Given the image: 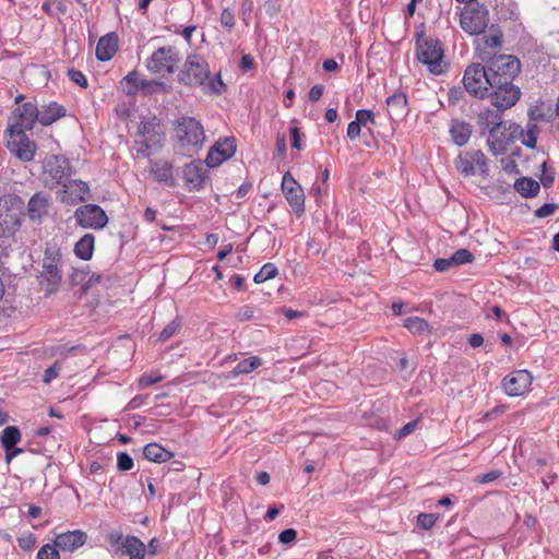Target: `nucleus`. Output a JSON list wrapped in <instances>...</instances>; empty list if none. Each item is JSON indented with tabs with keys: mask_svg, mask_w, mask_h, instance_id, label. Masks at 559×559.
I'll return each instance as SVG.
<instances>
[{
	"mask_svg": "<svg viewBox=\"0 0 559 559\" xmlns=\"http://www.w3.org/2000/svg\"><path fill=\"white\" fill-rule=\"evenodd\" d=\"M491 105L509 109L520 99L521 91L513 84L520 73L521 64L516 57L500 55L487 63Z\"/></svg>",
	"mask_w": 559,
	"mask_h": 559,
	"instance_id": "obj_1",
	"label": "nucleus"
},
{
	"mask_svg": "<svg viewBox=\"0 0 559 559\" xmlns=\"http://www.w3.org/2000/svg\"><path fill=\"white\" fill-rule=\"evenodd\" d=\"M178 76L181 83L199 86L204 93L221 94L224 90L221 76H211L207 62L197 55L188 57Z\"/></svg>",
	"mask_w": 559,
	"mask_h": 559,
	"instance_id": "obj_2",
	"label": "nucleus"
},
{
	"mask_svg": "<svg viewBox=\"0 0 559 559\" xmlns=\"http://www.w3.org/2000/svg\"><path fill=\"white\" fill-rule=\"evenodd\" d=\"M174 135L180 152L190 156L202 147L205 140L201 122L193 117L186 116L175 121Z\"/></svg>",
	"mask_w": 559,
	"mask_h": 559,
	"instance_id": "obj_3",
	"label": "nucleus"
},
{
	"mask_svg": "<svg viewBox=\"0 0 559 559\" xmlns=\"http://www.w3.org/2000/svg\"><path fill=\"white\" fill-rule=\"evenodd\" d=\"M61 260V252L57 245L46 243L43 260V270L37 276L40 287L47 293H55L62 280L61 271L59 269Z\"/></svg>",
	"mask_w": 559,
	"mask_h": 559,
	"instance_id": "obj_4",
	"label": "nucleus"
},
{
	"mask_svg": "<svg viewBox=\"0 0 559 559\" xmlns=\"http://www.w3.org/2000/svg\"><path fill=\"white\" fill-rule=\"evenodd\" d=\"M416 57L418 61L427 66L429 72L435 75L444 73L447 69V63L443 61V48L441 43L437 39H418Z\"/></svg>",
	"mask_w": 559,
	"mask_h": 559,
	"instance_id": "obj_5",
	"label": "nucleus"
},
{
	"mask_svg": "<svg viewBox=\"0 0 559 559\" xmlns=\"http://www.w3.org/2000/svg\"><path fill=\"white\" fill-rule=\"evenodd\" d=\"M180 61L179 52L174 46H165L156 49L147 59L146 69L160 78L173 74Z\"/></svg>",
	"mask_w": 559,
	"mask_h": 559,
	"instance_id": "obj_6",
	"label": "nucleus"
},
{
	"mask_svg": "<svg viewBox=\"0 0 559 559\" xmlns=\"http://www.w3.org/2000/svg\"><path fill=\"white\" fill-rule=\"evenodd\" d=\"M522 128L513 122H503L489 130L488 146L493 155H502L507 147L514 142L518 134H522Z\"/></svg>",
	"mask_w": 559,
	"mask_h": 559,
	"instance_id": "obj_7",
	"label": "nucleus"
},
{
	"mask_svg": "<svg viewBox=\"0 0 559 559\" xmlns=\"http://www.w3.org/2000/svg\"><path fill=\"white\" fill-rule=\"evenodd\" d=\"M463 84L466 91L475 97L490 96L487 66L484 67L479 63L468 66L464 72Z\"/></svg>",
	"mask_w": 559,
	"mask_h": 559,
	"instance_id": "obj_8",
	"label": "nucleus"
},
{
	"mask_svg": "<svg viewBox=\"0 0 559 559\" xmlns=\"http://www.w3.org/2000/svg\"><path fill=\"white\" fill-rule=\"evenodd\" d=\"M7 139V147L17 158L24 162H31L35 157L36 145L25 134V129L9 127Z\"/></svg>",
	"mask_w": 559,
	"mask_h": 559,
	"instance_id": "obj_9",
	"label": "nucleus"
},
{
	"mask_svg": "<svg viewBox=\"0 0 559 559\" xmlns=\"http://www.w3.org/2000/svg\"><path fill=\"white\" fill-rule=\"evenodd\" d=\"M455 167L457 171L465 177L477 174L488 175L487 158L479 150L461 153L455 159Z\"/></svg>",
	"mask_w": 559,
	"mask_h": 559,
	"instance_id": "obj_10",
	"label": "nucleus"
},
{
	"mask_svg": "<svg viewBox=\"0 0 559 559\" xmlns=\"http://www.w3.org/2000/svg\"><path fill=\"white\" fill-rule=\"evenodd\" d=\"M488 22V11L485 7H465L461 12V27L471 35L483 33Z\"/></svg>",
	"mask_w": 559,
	"mask_h": 559,
	"instance_id": "obj_11",
	"label": "nucleus"
},
{
	"mask_svg": "<svg viewBox=\"0 0 559 559\" xmlns=\"http://www.w3.org/2000/svg\"><path fill=\"white\" fill-rule=\"evenodd\" d=\"M76 224L83 228L102 229L108 223L105 211L96 204H86L74 212Z\"/></svg>",
	"mask_w": 559,
	"mask_h": 559,
	"instance_id": "obj_12",
	"label": "nucleus"
},
{
	"mask_svg": "<svg viewBox=\"0 0 559 559\" xmlns=\"http://www.w3.org/2000/svg\"><path fill=\"white\" fill-rule=\"evenodd\" d=\"M282 191L297 215L305 211V194L301 186L294 179L289 171L285 173L282 180Z\"/></svg>",
	"mask_w": 559,
	"mask_h": 559,
	"instance_id": "obj_13",
	"label": "nucleus"
},
{
	"mask_svg": "<svg viewBox=\"0 0 559 559\" xmlns=\"http://www.w3.org/2000/svg\"><path fill=\"white\" fill-rule=\"evenodd\" d=\"M21 200L12 194L0 197V225L11 229L19 225Z\"/></svg>",
	"mask_w": 559,
	"mask_h": 559,
	"instance_id": "obj_14",
	"label": "nucleus"
},
{
	"mask_svg": "<svg viewBox=\"0 0 559 559\" xmlns=\"http://www.w3.org/2000/svg\"><path fill=\"white\" fill-rule=\"evenodd\" d=\"M236 153V141L234 138H225L218 140L212 146L206 156V164L209 167H217L225 160L231 158Z\"/></svg>",
	"mask_w": 559,
	"mask_h": 559,
	"instance_id": "obj_15",
	"label": "nucleus"
},
{
	"mask_svg": "<svg viewBox=\"0 0 559 559\" xmlns=\"http://www.w3.org/2000/svg\"><path fill=\"white\" fill-rule=\"evenodd\" d=\"M39 109L32 103L17 107L9 119V127L31 130L38 120Z\"/></svg>",
	"mask_w": 559,
	"mask_h": 559,
	"instance_id": "obj_16",
	"label": "nucleus"
},
{
	"mask_svg": "<svg viewBox=\"0 0 559 559\" xmlns=\"http://www.w3.org/2000/svg\"><path fill=\"white\" fill-rule=\"evenodd\" d=\"M532 380L527 370H516L504 377L502 386L509 396H520L528 390Z\"/></svg>",
	"mask_w": 559,
	"mask_h": 559,
	"instance_id": "obj_17",
	"label": "nucleus"
},
{
	"mask_svg": "<svg viewBox=\"0 0 559 559\" xmlns=\"http://www.w3.org/2000/svg\"><path fill=\"white\" fill-rule=\"evenodd\" d=\"M90 192L88 185L85 181L73 179L62 183L60 201L66 204H75L85 200Z\"/></svg>",
	"mask_w": 559,
	"mask_h": 559,
	"instance_id": "obj_18",
	"label": "nucleus"
},
{
	"mask_svg": "<svg viewBox=\"0 0 559 559\" xmlns=\"http://www.w3.org/2000/svg\"><path fill=\"white\" fill-rule=\"evenodd\" d=\"M86 539L87 535L85 532L75 530L59 534L56 537L55 544L63 551L73 552L78 548L82 547L86 543Z\"/></svg>",
	"mask_w": 559,
	"mask_h": 559,
	"instance_id": "obj_19",
	"label": "nucleus"
},
{
	"mask_svg": "<svg viewBox=\"0 0 559 559\" xmlns=\"http://www.w3.org/2000/svg\"><path fill=\"white\" fill-rule=\"evenodd\" d=\"M50 205V197L44 192H37L28 201L27 215L34 222H40L48 214Z\"/></svg>",
	"mask_w": 559,
	"mask_h": 559,
	"instance_id": "obj_20",
	"label": "nucleus"
},
{
	"mask_svg": "<svg viewBox=\"0 0 559 559\" xmlns=\"http://www.w3.org/2000/svg\"><path fill=\"white\" fill-rule=\"evenodd\" d=\"M118 49V37L115 33L103 36L96 46V57L100 61L110 60Z\"/></svg>",
	"mask_w": 559,
	"mask_h": 559,
	"instance_id": "obj_21",
	"label": "nucleus"
},
{
	"mask_svg": "<svg viewBox=\"0 0 559 559\" xmlns=\"http://www.w3.org/2000/svg\"><path fill=\"white\" fill-rule=\"evenodd\" d=\"M168 88L169 86L163 81L142 79L138 85L128 87L126 90V94L135 95L141 91L144 95H150L156 92H168Z\"/></svg>",
	"mask_w": 559,
	"mask_h": 559,
	"instance_id": "obj_22",
	"label": "nucleus"
},
{
	"mask_svg": "<svg viewBox=\"0 0 559 559\" xmlns=\"http://www.w3.org/2000/svg\"><path fill=\"white\" fill-rule=\"evenodd\" d=\"M66 159L59 156H51L45 165V171L51 177L53 183L62 185L66 177Z\"/></svg>",
	"mask_w": 559,
	"mask_h": 559,
	"instance_id": "obj_23",
	"label": "nucleus"
},
{
	"mask_svg": "<svg viewBox=\"0 0 559 559\" xmlns=\"http://www.w3.org/2000/svg\"><path fill=\"white\" fill-rule=\"evenodd\" d=\"M151 174L158 182L174 185L173 165L167 160H151Z\"/></svg>",
	"mask_w": 559,
	"mask_h": 559,
	"instance_id": "obj_24",
	"label": "nucleus"
},
{
	"mask_svg": "<svg viewBox=\"0 0 559 559\" xmlns=\"http://www.w3.org/2000/svg\"><path fill=\"white\" fill-rule=\"evenodd\" d=\"M66 116V109L63 106L52 102L47 106H43L39 110L38 121L43 126H50L58 119Z\"/></svg>",
	"mask_w": 559,
	"mask_h": 559,
	"instance_id": "obj_25",
	"label": "nucleus"
},
{
	"mask_svg": "<svg viewBox=\"0 0 559 559\" xmlns=\"http://www.w3.org/2000/svg\"><path fill=\"white\" fill-rule=\"evenodd\" d=\"M450 134L457 146H463L472 135V126L465 121L453 120L450 127Z\"/></svg>",
	"mask_w": 559,
	"mask_h": 559,
	"instance_id": "obj_26",
	"label": "nucleus"
},
{
	"mask_svg": "<svg viewBox=\"0 0 559 559\" xmlns=\"http://www.w3.org/2000/svg\"><path fill=\"white\" fill-rule=\"evenodd\" d=\"M506 109L493 106V108H486L478 115V123L483 128H496L498 124H503L501 120L502 112Z\"/></svg>",
	"mask_w": 559,
	"mask_h": 559,
	"instance_id": "obj_27",
	"label": "nucleus"
},
{
	"mask_svg": "<svg viewBox=\"0 0 559 559\" xmlns=\"http://www.w3.org/2000/svg\"><path fill=\"white\" fill-rule=\"evenodd\" d=\"M186 181L194 189H200L205 178V169L202 165L191 163L183 170Z\"/></svg>",
	"mask_w": 559,
	"mask_h": 559,
	"instance_id": "obj_28",
	"label": "nucleus"
},
{
	"mask_svg": "<svg viewBox=\"0 0 559 559\" xmlns=\"http://www.w3.org/2000/svg\"><path fill=\"white\" fill-rule=\"evenodd\" d=\"M126 554L130 559H144L145 558V545L135 536H128L122 543Z\"/></svg>",
	"mask_w": 559,
	"mask_h": 559,
	"instance_id": "obj_29",
	"label": "nucleus"
},
{
	"mask_svg": "<svg viewBox=\"0 0 559 559\" xmlns=\"http://www.w3.org/2000/svg\"><path fill=\"white\" fill-rule=\"evenodd\" d=\"M143 454L145 459L155 463H163L171 459L173 453L164 449L158 443H148L144 447Z\"/></svg>",
	"mask_w": 559,
	"mask_h": 559,
	"instance_id": "obj_30",
	"label": "nucleus"
},
{
	"mask_svg": "<svg viewBox=\"0 0 559 559\" xmlns=\"http://www.w3.org/2000/svg\"><path fill=\"white\" fill-rule=\"evenodd\" d=\"M95 237L92 234L84 235L74 247V253L82 260H90L93 255Z\"/></svg>",
	"mask_w": 559,
	"mask_h": 559,
	"instance_id": "obj_31",
	"label": "nucleus"
},
{
	"mask_svg": "<svg viewBox=\"0 0 559 559\" xmlns=\"http://www.w3.org/2000/svg\"><path fill=\"white\" fill-rule=\"evenodd\" d=\"M514 189L525 198H531L539 192V182L527 177H522L515 180Z\"/></svg>",
	"mask_w": 559,
	"mask_h": 559,
	"instance_id": "obj_32",
	"label": "nucleus"
},
{
	"mask_svg": "<svg viewBox=\"0 0 559 559\" xmlns=\"http://www.w3.org/2000/svg\"><path fill=\"white\" fill-rule=\"evenodd\" d=\"M407 104L404 94H394L386 99L388 109L391 116H402L405 111Z\"/></svg>",
	"mask_w": 559,
	"mask_h": 559,
	"instance_id": "obj_33",
	"label": "nucleus"
},
{
	"mask_svg": "<svg viewBox=\"0 0 559 559\" xmlns=\"http://www.w3.org/2000/svg\"><path fill=\"white\" fill-rule=\"evenodd\" d=\"M21 441V432L15 426H8L1 435V443L4 450L13 448Z\"/></svg>",
	"mask_w": 559,
	"mask_h": 559,
	"instance_id": "obj_34",
	"label": "nucleus"
},
{
	"mask_svg": "<svg viewBox=\"0 0 559 559\" xmlns=\"http://www.w3.org/2000/svg\"><path fill=\"white\" fill-rule=\"evenodd\" d=\"M260 365L261 359L259 357H249L239 361L233 370V373L234 376L246 374L257 369Z\"/></svg>",
	"mask_w": 559,
	"mask_h": 559,
	"instance_id": "obj_35",
	"label": "nucleus"
},
{
	"mask_svg": "<svg viewBox=\"0 0 559 559\" xmlns=\"http://www.w3.org/2000/svg\"><path fill=\"white\" fill-rule=\"evenodd\" d=\"M403 325L414 334H421L429 328L428 322L419 317L406 318Z\"/></svg>",
	"mask_w": 559,
	"mask_h": 559,
	"instance_id": "obj_36",
	"label": "nucleus"
},
{
	"mask_svg": "<svg viewBox=\"0 0 559 559\" xmlns=\"http://www.w3.org/2000/svg\"><path fill=\"white\" fill-rule=\"evenodd\" d=\"M277 274V269L272 263L264 264L261 270L254 275V282L260 284L263 283L270 278L275 277Z\"/></svg>",
	"mask_w": 559,
	"mask_h": 559,
	"instance_id": "obj_37",
	"label": "nucleus"
},
{
	"mask_svg": "<svg viewBox=\"0 0 559 559\" xmlns=\"http://www.w3.org/2000/svg\"><path fill=\"white\" fill-rule=\"evenodd\" d=\"M537 133L538 127L536 124H532L531 127L527 128L525 133L522 132V143L530 148H534L537 144Z\"/></svg>",
	"mask_w": 559,
	"mask_h": 559,
	"instance_id": "obj_38",
	"label": "nucleus"
},
{
	"mask_svg": "<svg viewBox=\"0 0 559 559\" xmlns=\"http://www.w3.org/2000/svg\"><path fill=\"white\" fill-rule=\"evenodd\" d=\"M540 183L546 188L550 187L555 181V170L552 168H548L547 162L544 160L540 165Z\"/></svg>",
	"mask_w": 559,
	"mask_h": 559,
	"instance_id": "obj_39",
	"label": "nucleus"
},
{
	"mask_svg": "<svg viewBox=\"0 0 559 559\" xmlns=\"http://www.w3.org/2000/svg\"><path fill=\"white\" fill-rule=\"evenodd\" d=\"M58 547L55 545L46 544L37 552L36 559H60Z\"/></svg>",
	"mask_w": 559,
	"mask_h": 559,
	"instance_id": "obj_40",
	"label": "nucleus"
},
{
	"mask_svg": "<svg viewBox=\"0 0 559 559\" xmlns=\"http://www.w3.org/2000/svg\"><path fill=\"white\" fill-rule=\"evenodd\" d=\"M473 260L474 255L467 249H459L452 254V261H454L456 266L464 263H471Z\"/></svg>",
	"mask_w": 559,
	"mask_h": 559,
	"instance_id": "obj_41",
	"label": "nucleus"
},
{
	"mask_svg": "<svg viewBox=\"0 0 559 559\" xmlns=\"http://www.w3.org/2000/svg\"><path fill=\"white\" fill-rule=\"evenodd\" d=\"M438 516L433 513H420L417 516V524L424 530H430L437 521Z\"/></svg>",
	"mask_w": 559,
	"mask_h": 559,
	"instance_id": "obj_42",
	"label": "nucleus"
},
{
	"mask_svg": "<svg viewBox=\"0 0 559 559\" xmlns=\"http://www.w3.org/2000/svg\"><path fill=\"white\" fill-rule=\"evenodd\" d=\"M61 368H62L61 361H59V360L55 361V364L52 366H50L49 368H47L45 370L43 381L45 383H50L52 380H55L59 376Z\"/></svg>",
	"mask_w": 559,
	"mask_h": 559,
	"instance_id": "obj_43",
	"label": "nucleus"
},
{
	"mask_svg": "<svg viewBox=\"0 0 559 559\" xmlns=\"http://www.w3.org/2000/svg\"><path fill=\"white\" fill-rule=\"evenodd\" d=\"M117 467L119 471H130L133 467L132 457L126 452H120L117 459Z\"/></svg>",
	"mask_w": 559,
	"mask_h": 559,
	"instance_id": "obj_44",
	"label": "nucleus"
},
{
	"mask_svg": "<svg viewBox=\"0 0 559 559\" xmlns=\"http://www.w3.org/2000/svg\"><path fill=\"white\" fill-rule=\"evenodd\" d=\"M141 80L142 79L139 78V74L136 71H131L121 80L120 84H121L123 91L126 92V90L128 87L138 85L139 82H141Z\"/></svg>",
	"mask_w": 559,
	"mask_h": 559,
	"instance_id": "obj_45",
	"label": "nucleus"
},
{
	"mask_svg": "<svg viewBox=\"0 0 559 559\" xmlns=\"http://www.w3.org/2000/svg\"><path fill=\"white\" fill-rule=\"evenodd\" d=\"M178 328L179 323L176 320L169 322L160 332L159 341L165 342L170 338L177 332Z\"/></svg>",
	"mask_w": 559,
	"mask_h": 559,
	"instance_id": "obj_46",
	"label": "nucleus"
},
{
	"mask_svg": "<svg viewBox=\"0 0 559 559\" xmlns=\"http://www.w3.org/2000/svg\"><path fill=\"white\" fill-rule=\"evenodd\" d=\"M68 76L72 82L80 85L81 87L87 86V79L83 74V72L75 70V69H71L68 71Z\"/></svg>",
	"mask_w": 559,
	"mask_h": 559,
	"instance_id": "obj_47",
	"label": "nucleus"
},
{
	"mask_svg": "<svg viewBox=\"0 0 559 559\" xmlns=\"http://www.w3.org/2000/svg\"><path fill=\"white\" fill-rule=\"evenodd\" d=\"M221 24L228 29H231L235 25V15L229 9H224L221 13Z\"/></svg>",
	"mask_w": 559,
	"mask_h": 559,
	"instance_id": "obj_48",
	"label": "nucleus"
},
{
	"mask_svg": "<svg viewBox=\"0 0 559 559\" xmlns=\"http://www.w3.org/2000/svg\"><path fill=\"white\" fill-rule=\"evenodd\" d=\"M417 425H418L417 419L407 423L396 432L395 439L401 440V439L405 438L406 436H408L416 429Z\"/></svg>",
	"mask_w": 559,
	"mask_h": 559,
	"instance_id": "obj_49",
	"label": "nucleus"
},
{
	"mask_svg": "<svg viewBox=\"0 0 559 559\" xmlns=\"http://www.w3.org/2000/svg\"><path fill=\"white\" fill-rule=\"evenodd\" d=\"M454 266H456V265L454 264V261H452V255L447 259H437L433 263V267L438 272H445Z\"/></svg>",
	"mask_w": 559,
	"mask_h": 559,
	"instance_id": "obj_50",
	"label": "nucleus"
},
{
	"mask_svg": "<svg viewBox=\"0 0 559 559\" xmlns=\"http://www.w3.org/2000/svg\"><path fill=\"white\" fill-rule=\"evenodd\" d=\"M356 120L360 124H366L367 122L374 123V116L371 110L360 109V110H357V112H356Z\"/></svg>",
	"mask_w": 559,
	"mask_h": 559,
	"instance_id": "obj_51",
	"label": "nucleus"
},
{
	"mask_svg": "<svg viewBox=\"0 0 559 559\" xmlns=\"http://www.w3.org/2000/svg\"><path fill=\"white\" fill-rule=\"evenodd\" d=\"M502 35L501 33H495L486 35L484 37L485 45L490 48H497L501 46Z\"/></svg>",
	"mask_w": 559,
	"mask_h": 559,
	"instance_id": "obj_52",
	"label": "nucleus"
},
{
	"mask_svg": "<svg viewBox=\"0 0 559 559\" xmlns=\"http://www.w3.org/2000/svg\"><path fill=\"white\" fill-rule=\"evenodd\" d=\"M556 209H557L556 204L547 203V204H544L543 206H540L539 209H537L535 211V215L539 218H544V217L552 215L555 213Z\"/></svg>",
	"mask_w": 559,
	"mask_h": 559,
	"instance_id": "obj_53",
	"label": "nucleus"
},
{
	"mask_svg": "<svg viewBox=\"0 0 559 559\" xmlns=\"http://www.w3.org/2000/svg\"><path fill=\"white\" fill-rule=\"evenodd\" d=\"M297 532L294 528H286L282 531L278 535V540L282 544H288L296 539Z\"/></svg>",
	"mask_w": 559,
	"mask_h": 559,
	"instance_id": "obj_54",
	"label": "nucleus"
},
{
	"mask_svg": "<svg viewBox=\"0 0 559 559\" xmlns=\"http://www.w3.org/2000/svg\"><path fill=\"white\" fill-rule=\"evenodd\" d=\"M502 473L500 471H490L484 475L477 476L476 481L479 484H486L498 479Z\"/></svg>",
	"mask_w": 559,
	"mask_h": 559,
	"instance_id": "obj_55",
	"label": "nucleus"
},
{
	"mask_svg": "<svg viewBox=\"0 0 559 559\" xmlns=\"http://www.w3.org/2000/svg\"><path fill=\"white\" fill-rule=\"evenodd\" d=\"M360 126L361 124L356 119L348 124L347 136L350 140H355L360 135V131H361Z\"/></svg>",
	"mask_w": 559,
	"mask_h": 559,
	"instance_id": "obj_56",
	"label": "nucleus"
},
{
	"mask_svg": "<svg viewBox=\"0 0 559 559\" xmlns=\"http://www.w3.org/2000/svg\"><path fill=\"white\" fill-rule=\"evenodd\" d=\"M157 126L155 122V118L152 121L141 122L139 126V133L143 136H147L151 131H154V128Z\"/></svg>",
	"mask_w": 559,
	"mask_h": 559,
	"instance_id": "obj_57",
	"label": "nucleus"
},
{
	"mask_svg": "<svg viewBox=\"0 0 559 559\" xmlns=\"http://www.w3.org/2000/svg\"><path fill=\"white\" fill-rule=\"evenodd\" d=\"M36 543V538L33 534H28L25 537L19 538V545L24 550H29Z\"/></svg>",
	"mask_w": 559,
	"mask_h": 559,
	"instance_id": "obj_58",
	"label": "nucleus"
},
{
	"mask_svg": "<svg viewBox=\"0 0 559 559\" xmlns=\"http://www.w3.org/2000/svg\"><path fill=\"white\" fill-rule=\"evenodd\" d=\"M324 86L321 84H317L312 86L309 91V99L311 102H318L323 95Z\"/></svg>",
	"mask_w": 559,
	"mask_h": 559,
	"instance_id": "obj_59",
	"label": "nucleus"
},
{
	"mask_svg": "<svg viewBox=\"0 0 559 559\" xmlns=\"http://www.w3.org/2000/svg\"><path fill=\"white\" fill-rule=\"evenodd\" d=\"M290 135H292V146L294 148L299 150L300 148L299 129L297 127H292L290 128Z\"/></svg>",
	"mask_w": 559,
	"mask_h": 559,
	"instance_id": "obj_60",
	"label": "nucleus"
},
{
	"mask_svg": "<svg viewBox=\"0 0 559 559\" xmlns=\"http://www.w3.org/2000/svg\"><path fill=\"white\" fill-rule=\"evenodd\" d=\"M240 321H247L253 318V310L250 307H245L239 310L237 314Z\"/></svg>",
	"mask_w": 559,
	"mask_h": 559,
	"instance_id": "obj_61",
	"label": "nucleus"
},
{
	"mask_svg": "<svg viewBox=\"0 0 559 559\" xmlns=\"http://www.w3.org/2000/svg\"><path fill=\"white\" fill-rule=\"evenodd\" d=\"M163 380V377L142 376L140 378L141 385H153Z\"/></svg>",
	"mask_w": 559,
	"mask_h": 559,
	"instance_id": "obj_62",
	"label": "nucleus"
},
{
	"mask_svg": "<svg viewBox=\"0 0 559 559\" xmlns=\"http://www.w3.org/2000/svg\"><path fill=\"white\" fill-rule=\"evenodd\" d=\"M5 451V461L7 463H10L16 455L21 454L23 452V449L16 448L13 445V448H9V450Z\"/></svg>",
	"mask_w": 559,
	"mask_h": 559,
	"instance_id": "obj_63",
	"label": "nucleus"
},
{
	"mask_svg": "<svg viewBox=\"0 0 559 559\" xmlns=\"http://www.w3.org/2000/svg\"><path fill=\"white\" fill-rule=\"evenodd\" d=\"M468 343L472 347H479L483 345L484 343V337L481 334H478V333H475V334H472L469 337H468Z\"/></svg>",
	"mask_w": 559,
	"mask_h": 559,
	"instance_id": "obj_64",
	"label": "nucleus"
}]
</instances>
